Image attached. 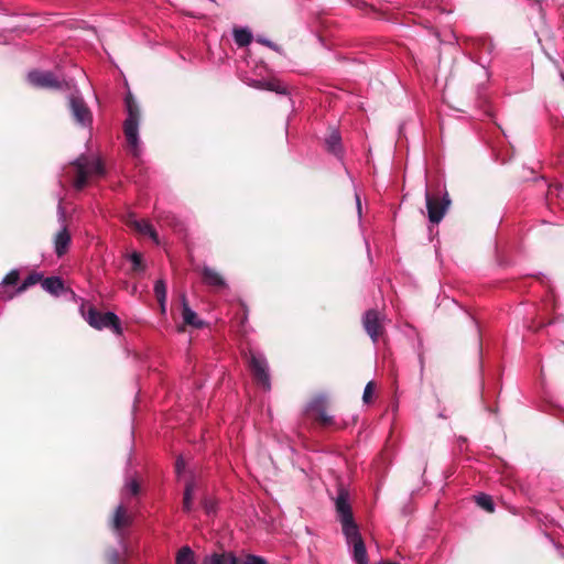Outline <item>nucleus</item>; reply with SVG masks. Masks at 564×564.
Listing matches in <instances>:
<instances>
[{"label":"nucleus","instance_id":"nucleus-1","mask_svg":"<svg viewBox=\"0 0 564 564\" xmlns=\"http://www.w3.org/2000/svg\"><path fill=\"white\" fill-rule=\"evenodd\" d=\"M127 118L123 122V133L127 140L128 151L139 158L142 153V144L139 135L140 109L133 96L129 93L124 99Z\"/></svg>","mask_w":564,"mask_h":564},{"label":"nucleus","instance_id":"nucleus-2","mask_svg":"<svg viewBox=\"0 0 564 564\" xmlns=\"http://www.w3.org/2000/svg\"><path fill=\"white\" fill-rule=\"evenodd\" d=\"M74 187L82 191L94 177L104 176L106 171L99 158L95 155H80L74 161Z\"/></svg>","mask_w":564,"mask_h":564},{"label":"nucleus","instance_id":"nucleus-3","mask_svg":"<svg viewBox=\"0 0 564 564\" xmlns=\"http://www.w3.org/2000/svg\"><path fill=\"white\" fill-rule=\"evenodd\" d=\"M248 367L257 382L263 390H270V373L265 357L257 349L250 348L245 352Z\"/></svg>","mask_w":564,"mask_h":564},{"label":"nucleus","instance_id":"nucleus-4","mask_svg":"<svg viewBox=\"0 0 564 564\" xmlns=\"http://www.w3.org/2000/svg\"><path fill=\"white\" fill-rule=\"evenodd\" d=\"M67 100L68 110L74 123L83 129H90L94 117L82 94L75 89L69 94Z\"/></svg>","mask_w":564,"mask_h":564},{"label":"nucleus","instance_id":"nucleus-5","mask_svg":"<svg viewBox=\"0 0 564 564\" xmlns=\"http://www.w3.org/2000/svg\"><path fill=\"white\" fill-rule=\"evenodd\" d=\"M80 313L85 321L96 329L111 328L116 334L121 333L119 318L112 312L102 314L93 306L86 311L85 305H82Z\"/></svg>","mask_w":564,"mask_h":564},{"label":"nucleus","instance_id":"nucleus-6","mask_svg":"<svg viewBox=\"0 0 564 564\" xmlns=\"http://www.w3.org/2000/svg\"><path fill=\"white\" fill-rule=\"evenodd\" d=\"M349 553L356 564H369L365 542L358 527H348L343 531Z\"/></svg>","mask_w":564,"mask_h":564},{"label":"nucleus","instance_id":"nucleus-7","mask_svg":"<svg viewBox=\"0 0 564 564\" xmlns=\"http://www.w3.org/2000/svg\"><path fill=\"white\" fill-rule=\"evenodd\" d=\"M29 83L37 88L72 89L74 84L68 80H58L52 72L32 70L28 74Z\"/></svg>","mask_w":564,"mask_h":564},{"label":"nucleus","instance_id":"nucleus-8","mask_svg":"<svg viewBox=\"0 0 564 564\" xmlns=\"http://www.w3.org/2000/svg\"><path fill=\"white\" fill-rule=\"evenodd\" d=\"M57 219L59 224V229L53 237V246L54 252L58 258H61L67 253L69 246L72 243V236L67 228L65 219V209L63 208L61 203L58 204L57 208Z\"/></svg>","mask_w":564,"mask_h":564},{"label":"nucleus","instance_id":"nucleus-9","mask_svg":"<svg viewBox=\"0 0 564 564\" xmlns=\"http://www.w3.org/2000/svg\"><path fill=\"white\" fill-rule=\"evenodd\" d=\"M202 281L205 285L215 292H221L228 289V282L225 276L215 268L204 264L198 269Z\"/></svg>","mask_w":564,"mask_h":564},{"label":"nucleus","instance_id":"nucleus-10","mask_svg":"<svg viewBox=\"0 0 564 564\" xmlns=\"http://www.w3.org/2000/svg\"><path fill=\"white\" fill-rule=\"evenodd\" d=\"M425 202L427 208V216L432 224H438L445 216L451 204L447 195L440 202L436 197H432L429 191H425Z\"/></svg>","mask_w":564,"mask_h":564},{"label":"nucleus","instance_id":"nucleus-11","mask_svg":"<svg viewBox=\"0 0 564 564\" xmlns=\"http://www.w3.org/2000/svg\"><path fill=\"white\" fill-rule=\"evenodd\" d=\"M336 510L339 514V521L341 523V530L344 531L348 527H358L354 521L351 508L348 501L347 494L339 492L335 501Z\"/></svg>","mask_w":564,"mask_h":564},{"label":"nucleus","instance_id":"nucleus-12","mask_svg":"<svg viewBox=\"0 0 564 564\" xmlns=\"http://www.w3.org/2000/svg\"><path fill=\"white\" fill-rule=\"evenodd\" d=\"M364 327L373 343H377L382 332V324L377 311L370 310L362 318Z\"/></svg>","mask_w":564,"mask_h":564},{"label":"nucleus","instance_id":"nucleus-13","mask_svg":"<svg viewBox=\"0 0 564 564\" xmlns=\"http://www.w3.org/2000/svg\"><path fill=\"white\" fill-rule=\"evenodd\" d=\"M126 224L134 229L137 232L149 236L155 243H159V237L154 228L147 220H139L132 213H129L126 218Z\"/></svg>","mask_w":564,"mask_h":564},{"label":"nucleus","instance_id":"nucleus-14","mask_svg":"<svg viewBox=\"0 0 564 564\" xmlns=\"http://www.w3.org/2000/svg\"><path fill=\"white\" fill-rule=\"evenodd\" d=\"M43 275L41 273H31L18 288L15 291H0V300L2 301H11L15 295L22 294L29 288L35 285L40 281H42Z\"/></svg>","mask_w":564,"mask_h":564},{"label":"nucleus","instance_id":"nucleus-15","mask_svg":"<svg viewBox=\"0 0 564 564\" xmlns=\"http://www.w3.org/2000/svg\"><path fill=\"white\" fill-rule=\"evenodd\" d=\"M130 523H131V517L128 514L126 507L122 503L119 505L116 508L115 513L111 519V522H110L112 530L116 531L119 536H121L122 530L124 528L129 527Z\"/></svg>","mask_w":564,"mask_h":564},{"label":"nucleus","instance_id":"nucleus-16","mask_svg":"<svg viewBox=\"0 0 564 564\" xmlns=\"http://www.w3.org/2000/svg\"><path fill=\"white\" fill-rule=\"evenodd\" d=\"M181 303H182V318L185 325L195 327V328H202L204 326V321L198 317L196 312H194L187 302L186 295H181Z\"/></svg>","mask_w":564,"mask_h":564},{"label":"nucleus","instance_id":"nucleus-17","mask_svg":"<svg viewBox=\"0 0 564 564\" xmlns=\"http://www.w3.org/2000/svg\"><path fill=\"white\" fill-rule=\"evenodd\" d=\"M247 85L258 88V89H264L269 91H275L276 94H281V84L278 79H248L245 80Z\"/></svg>","mask_w":564,"mask_h":564},{"label":"nucleus","instance_id":"nucleus-18","mask_svg":"<svg viewBox=\"0 0 564 564\" xmlns=\"http://www.w3.org/2000/svg\"><path fill=\"white\" fill-rule=\"evenodd\" d=\"M40 282L42 284L43 290L55 296L59 295L64 290V283L62 279L58 276H51L46 279L42 278V281Z\"/></svg>","mask_w":564,"mask_h":564},{"label":"nucleus","instance_id":"nucleus-19","mask_svg":"<svg viewBox=\"0 0 564 564\" xmlns=\"http://www.w3.org/2000/svg\"><path fill=\"white\" fill-rule=\"evenodd\" d=\"M232 35L235 43L240 47L248 46L252 41V33L248 28H235Z\"/></svg>","mask_w":564,"mask_h":564},{"label":"nucleus","instance_id":"nucleus-20","mask_svg":"<svg viewBox=\"0 0 564 564\" xmlns=\"http://www.w3.org/2000/svg\"><path fill=\"white\" fill-rule=\"evenodd\" d=\"M195 490L194 481H187L184 490L183 498V510L185 512H191L193 510V495Z\"/></svg>","mask_w":564,"mask_h":564},{"label":"nucleus","instance_id":"nucleus-21","mask_svg":"<svg viewBox=\"0 0 564 564\" xmlns=\"http://www.w3.org/2000/svg\"><path fill=\"white\" fill-rule=\"evenodd\" d=\"M154 293L160 303L161 311L164 313L166 310V285L163 280H158L154 284Z\"/></svg>","mask_w":564,"mask_h":564},{"label":"nucleus","instance_id":"nucleus-22","mask_svg":"<svg viewBox=\"0 0 564 564\" xmlns=\"http://www.w3.org/2000/svg\"><path fill=\"white\" fill-rule=\"evenodd\" d=\"M176 564H195L194 552L189 546H183L180 549L176 555Z\"/></svg>","mask_w":564,"mask_h":564},{"label":"nucleus","instance_id":"nucleus-23","mask_svg":"<svg viewBox=\"0 0 564 564\" xmlns=\"http://www.w3.org/2000/svg\"><path fill=\"white\" fill-rule=\"evenodd\" d=\"M326 144L328 150L335 155H339L341 153L340 135L337 131H333L328 135V138L326 139Z\"/></svg>","mask_w":564,"mask_h":564},{"label":"nucleus","instance_id":"nucleus-24","mask_svg":"<svg viewBox=\"0 0 564 564\" xmlns=\"http://www.w3.org/2000/svg\"><path fill=\"white\" fill-rule=\"evenodd\" d=\"M20 272L18 269L11 270L0 282V291H9L7 286L15 285L19 282Z\"/></svg>","mask_w":564,"mask_h":564},{"label":"nucleus","instance_id":"nucleus-25","mask_svg":"<svg viewBox=\"0 0 564 564\" xmlns=\"http://www.w3.org/2000/svg\"><path fill=\"white\" fill-rule=\"evenodd\" d=\"M312 410L316 412L317 419L324 425H328L333 422V417L326 413V410L322 402L316 401L314 404H312Z\"/></svg>","mask_w":564,"mask_h":564},{"label":"nucleus","instance_id":"nucleus-26","mask_svg":"<svg viewBox=\"0 0 564 564\" xmlns=\"http://www.w3.org/2000/svg\"><path fill=\"white\" fill-rule=\"evenodd\" d=\"M477 505L488 512H494L495 506L490 496L481 494L476 497Z\"/></svg>","mask_w":564,"mask_h":564},{"label":"nucleus","instance_id":"nucleus-27","mask_svg":"<svg viewBox=\"0 0 564 564\" xmlns=\"http://www.w3.org/2000/svg\"><path fill=\"white\" fill-rule=\"evenodd\" d=\"M132 263V270L135 272H142L144 270V264L142 262V257L138 252H133L129 257Z\"/></svg>","mask_w":564,"mask_h":564},{"label":"nucleus","instance_id":"nucleus-28","mask_svg":"<svg viewBox=\"0 0 564 564\" xmlns=\"http://www.w3.org/2000/svg\"><path fill=\"white\" fill-rule=\"evenodd\" d=\"M139 492V485L134 479H131L126 482V486L123 488V496H135Z\"/></svg>","mask_w":564,"mask_h":564},{"label":"nucleus","instance_id":"nucleus-29","mask_svg":"<svg viewBox=\"0 0 564 564\" xmlns=\"http://www.w3.org/2000/svg\"><path fill=\"white\" fill-rule=\"evenodd\" d=\"M372 392H373V383L372 382H368L365 387V390H364V394H362V400L365 403H369L370 400H371V397H372Z\"/></svg>","mask_w":564,"mask_h":564},{"label":"nucleus","instance_id":"nucleus-30","mask_svg":"<svg viewBox=\"0 0 564 564\" xmlns=\"http://www.w3.org/2000/svg\"><path fill=\"white\" fill-rule=\"evenodd\" d=\"M109 564H120V554L117 550H111L107 553Z\"/></svg>","mask_w":564,"mask_h":564},{"label":"nucleus","instance_id":"nucleus-31","mask_svg":"<svg viewBox=\"0 0 564 564\" xmlns=\"http://www.w3.org/2000/svg\"><path fill=\"white\" fill-rule=\"evenodd\" d=\"M243 564H267V561L257 555H247Z\"/></svg>","mask_w":564,"mask_h":564},{"label":"nucleus","instance_id":"nucleus-32","mask_svg":"<svg viewBox=\"0 0 564 564\" xmlns=\"http://www.w3.org/2000/svg\"><path fill=\"white\" fill-rule=\"evenodd\" d=\"M257 42H259V43H261V44H263V45H265V46H268V47H270L272 50L278 51V47L271 41H269V40H267L264 37H258Z\"/></svg>","mask_w":564,"mask_h":564},{"label":"nucleus","instance_id":"nucleus-33","mask_svg":"<svg viewBox=\"0 0 564 564\" xmlns=\"http://www.w3.org/2000/svg\"><path fill=\"white\" fill-rule=\"evenodd\" d=\"M185 468V462L182 457H178L175 464V469L177 474H181Z\"/></svg>","mask_w":564,"mask_h":564},{"label":"nucleus","instance_id":"nucleus-34","mask_svg":"<svg viewBox=\"0 0 564 564\" xmlns=\"http://www.w3.org/2000/svg\"><path fill=\"white\" fill-rule=\"evenodd\" d=\"M355 198H356V208H357L358 217L360 218L361 217V200H360V196L356 193L355 194Z\"/></svg>","mask_w":564,"mask_h":564},{"label":"nucleus","instance_id":"nucleus-35","mask_svg":"<svg viewBox=\"0 0 564 564\" xmlns=\"http://www.w3.org/2000/svg\"><path fill=\"white\" fill-rule=\"evenodd\" d=\"M204 508L206 510L207 513H212L215 511V506L213 502H209V501H205L204 502Z\"/></svg>","mask_w":564,"mask_h":564}]
</instances>
